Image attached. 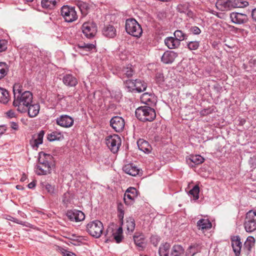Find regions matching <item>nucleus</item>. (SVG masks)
I'll return each instance as SVG.
<instances>
[{
  "label": "nucleus",
  "instance_id": "obj_1",
  "mask_svg": "<svg viewBox=\"0 0 256 256\" xmlns=\"http://www.w3.org/2000/svg\"><path fill=\"white\" fill-rule=\"evenodd\" d=\"M33 96L30 91H25L20 95L15 96L13 106L17 107V110L21 113L27 112L28 107L32 102Z\"/></svg>",
  "mask_w": 256,
  "mask_h": 256
},
{
  "label": "nucleus",
  "instance_id": "obj_2",
  "mask_svg": "<svg viewBox=\"0 0 256 256\" xmlns=\"http://www.w3.org/2000/svg\"><path fill=\"white\" fill-rule=\"evenodd\" d=\"M52 160L53 157L50 154L40 153L38 164L36 166V173L38 175L50 174L52 170Z\"/></svg>",
  "mask_w": 256,
  "mask_h": 256
},
{
  "label": "nucleus",
  "instance_id": "obj_3",
  "mask_svg": "<svg viewBox=\"0 0 256 256\" xmlns=\"http://www.w3.org/2000/svg\"><path fill=\"white\" fill-rule=\"evenodd\" d=\"M248 2L242 0H218L216 6L220 11H228L235 8H243L248 6Z\"/></svg>",
  "mask_w": 256,
  "mask_h": 256
},
{
  "label": "nucleus",
  "instance_id": "obj_4",
  "mask_svg": "<svg viewBox=\"0 0 256 256\" xmlns=\"http://www.w3.org/2000/svg\"><path fill=\"white\" fill-rule=\"evenodd\" d=\"M135 114L136 117L142 122H152L156 117L154 110L149 106L138 107Z\"/></svg>",
  "mask_w": 256,
  "mask_h": 256
},
{
  "label": "nucleus",
  "instance_id": "obj_5",
  "mask_svg": "<svg viewBox=\"0 0 256 256\" xmlns=\"http://www.w3.org/2000/svg\"><path fill=\"white\" fill-rule=\"evenodd\" d=\"M125 28L128 34L136 38H140L142 32L141 26L136 20L133 18L126 20Z\"/></svg>",
  "mask_w": 256,
  "mask_h": 256
},
{
  "label": "nucleus",
  "instance_id": "obj_6",
  "mask_svg": "<svg viewBox=\"0 0 256 256\" xmlns=\"http://www.w3.org/2000/svg\"><path fill=\"white\" fill-rule=\"evenodd\" d=\"M86 230L89 234L96 238H100L103 231V224L99 220H96L88 224Z\"/></svg>",
  "mask_w": 256,
  "mask_h": 256
},
{
  "label": "nucleus",
  "instance_id": "obj_7",
  "mask_svg": "<svg viewBox=\"0 0 256 256\" xmlns=\"http://www.w3.org/2000/svg\"><path fill=\"white\" fill-rule=\"evenodd\" d=\"M244 226L246 232H252L256 230V212L248 211L244 222Z\"/></svg>",
  "mask_w": 256,
  "mask_h": 256
},
{
  "label": "nucleus",
  "instance_id": "obj_8",
  "mask_svg": "<svg viewBox=\"0 0 256 256\" xmlns=\"http://www.w3.org/2000/svg\"><path fill=\"white\" fill-rule=\"evenodd\" d=\"M60 13L65 21L68 22H72L78 18L75 8L72 6H64L61 8Z\"/></svg>",
  "mask_w": 256,
  "mask_h": 256
},
{
  "label": "nucleus",
  "instance_id": "obj_9",
  "mask_svg": "<svg viewBox=\"0 0 256 256\" xmlns=\"http://www.w3.org/2000/svg\"><path fill=\"white\" fill-rule=\"evenodd\" d=\"M106 144L113 153H116L121 144V139L117 134L109 136L106 138Z\"/></svg>",
  "mask_w": 256,
  "mask_h": 256
},
{
  "label": "nucleus",
  "instance_id": "obj_10",
  "mask_svg": "<svg viewBox=\"0 0 256 256\" xmlns=\"http://www.w3.org/2000/svg\"><path fill=\"white\" fill-rule=\"evenodd\" d=\"M82 30L84 36L88 38H94L97 32L96 24L92 22H87L83 24Z\"/></svg>",
  "mask_w": 256,
  "mask_h": 256
},
{
  "label": "nucleus",
  "instance_id": "obj_11",
  "mask_svg": "<svg viewBox=\"0 0 256 256\" xmlns=\"http://www.w3.org/2000/svg\"><path fill=\"white\" fill-rule=\"evenodd\" d=\"M106 236L109 239H114L117 243L120 242L123 238L122 228H114L112 226H108L106 231Z\"/></svg>",
  "mask_w": 256,
  "mask_h": 256
},
{
  "label": "nucleus",
  "instance_id": "obj_12",
  "mask_svg": "<svg viewBox=\"0 0 256 256\" xmlns=\"http://www.w3.org/2000/svg\"><path fill=\"white\" fill-rule=\"evenodd\" d=\"M110 124L116 132H120L124 128L125 122L122 117L116 116L111 118Z\"/></svg>",
  "mask_w": 256,
  "mask_h": 256
},
{
  "label": "nucleus",
  "instance_id": "obj_13",
  "mask_svg": "<svg viewBox=\"0 0 256 256\" xmlns=\"http://www.w3.org/2000/svg\"><path fill=\"white\" fill-rule=\"evenodd\" d=\"M56 120L57 124L62 127L66 128L71 127L74 122V119L66 114L62 115L58 117Z\"/></svg>",
  "mask_w": 256,
  "mask_h": 256
},
{
  "label": "nucleus",
  "instance_id": "obj_14",
  "mask_svg": "<svg viewBox=\"0 0 256 256\" xmlns=\"http://www.w3.org/2000/svg\"><path fill=\"white\" fill-rule=\"evenodd\" d=\"M66 216L71 220L76 222H81L84 220V214L80 210H73L68 211Z\"/></svg>",
  "mask_w": 256,
  "mask_h": 256
},
{
  "label": "nucleus",
  "instance_id": "obj_15",
  "mask_svg": "<svg viewBox=\"0 0 256 256\" xmlns=\"http://www.w3.org/2000/svg\"><path fill=\"white\" fill-rule=\"evenodd\" d=\"M230 18L232 22L236 24H244L248 20L246 14L238 12H232L230 14Z\"/></svg>",
  "mask_w": 256,
  "mask_h": 256
},
{
  "label": "nucleus",
  "instance_id": "obj_16",
  "mask_svg": "<svg viewBox=\"0 0 256 256\" xmlns=\"http://www.w3.org/2000/svg\"><path fill=\"white\" fill-rule=\"evenodd\" d=\"M141 102L148 106H152L156 104V98L154 94L145 92L140 96Z\"/></svg>",
  "mask_w": 256,
  "mask_h": 256
},
{
  "label": "nucleus",
  "instance_id": "obj_17",
  "mask_svg": "<svg viewBox=\"0 0 256 256\" xmlns=\"http://www.w3.org/2000/svg\"><path fill=\"white\" fill-rule=\"evenodd\" d=\"M137 196V190L134 188H129L124 195V200L126 204H130L128 200L132 201Z\"/></svg>",
  "mask_w": 256,
  "mask_h": 256
},
{
  "label": "nucleus",
  "instance_id": "obj_18",
  "mask_svg": "<svg viewBox=\"0 0 256 256\" xmlns=\"http://www.w3.org/2000/svg\"><path fill=\"white\" fill-rule=\"evenodd\" d=\"M232 246L236 256H239L242 246L240 238L238 236H234L232 239Z\"/></svg>",
  "mask_w": 256,
  "mask_h": 256
},
{
  "label": "nucleus",
  "instance_id": "obj_19",
  "mask_svg": "<svg viewBox=\"0 0 256 256\" xmlns=\"http://www.w3.org/2000/svg\"><path fill=\"white\" fill-rule=\"evenodd\" d=\"M177 56V54L173 51H166L162 56V61L164 64H171Z\"/></svg>",
  "mask_w": 256,
  "mask_h": 256
},
{
  "label": "nucleus",
  "instance_id": "obj_20",
  "mask_svg": "<svg viewBox=\"0 0 256 256\" xmlns=\"http://www.w3.org/2000/svg\"><path fill=\"white\" fill-rule=\"evenodd\" d=\"M64 84L68 86H75L78 84L77 79L71 74H66L62 78Z\"/></svg>",
  "mask_w": 256,
  "mask_h": 256
},
{
  "label": "nucleus",
  "instance_id": "obj_21",
  "mask_svg": "<svg viewBox=\"0 0 256 256\" xmlns=\"http://www.w3.org/2000/svg\"><path fill=\"white\" fill-rule=\"evenodd\" d=\"M44 134V132L41 130L38 134L34 136L30 142L33 148H38L40 144H42Z\"/></svg>",
  "mask_w": 256,
  "mask_h": 256
},
{
  "label": "nucleus",
  "instance_id": "obj_22",
  "mask_svg": "<svg viewBox=\"0 0 256 256\" xmlns=\"http://www.w3.org/2000/svg\"><path fill=\"white\" fill-rule=\"evenodd\" d=\"M40 106L38 104H30L28 107L27 112L30 118L36 117L39 113Z\"/></svg>",
  "mask_w": 256,
  "mask_h": 256
},
{
  "label": "nucleus",
  "instance_id": "obj_23",
  "mask_svg": "<svg viewBox=\"0 0 256 256\" xmlns=\"http://www.w3.org/2000/svg\"><path fill=\"white\" fill-rule=\"evenodd\" d=\"M102 33L106 37L113 38L116 35V30L113 26L109 24L104 28Z\"/></svg>",
  "mask_w": 256,
  "mask_h": 256
},
{
  "label": "nucleus",
  "instance_id": "obj_24",
  "mask_svg": "<svg viewBox=\"0 0 256 256\" xmlns=\"http://www.w3.org/2000/svg\"><path fill=\"white\" fill-rule=\"evenodd\" d=\"M123 170L127 174L132 176H136L139 172V170L132 164H128L125 165L123 168Z\"/></svg>",
  "mask_w": 256,
  "mask_h": 256
},
{
  "label": "nucleus",
  "instance_id": "obj_25",
  "mask_svg": "<svg viewBox=\"0 0 256 256\" xmlns=\"http://www.w3.org/2000/svg\"><path fill=\"white\" fill-rule=\"evenodd\" d=\"M137 144L140 150L148 154L151 152L152 150V146L147 142L143 140H140L138 141Z\"/></svg>",
  "mask_w": 256,
  "mask_h": 256
},
{
  "label": "nucleus",
  "instance_id": "obj_26",
  "mask_svg": "<svg viewBox=\"0 0 256 256\" xmlns=\"http://www.w3.org/2000/svg\"><path fill=\"white\" fill-rule=\"evenodd\" d=\"M134 240L136 246H138L140 250L144 249L145 244V238L143 234H136L134 236Z\"/></svg>",
  "mask_w": 256,
  "mask_h": 256
},
{
  "label": "nucleus",
  "instance_id": "obj_27",
  "mask_svg": "<svg viewBox=\"0 0 256 256\" xmlns=\"http://www.w3.org/2000/svg\"><path fill=\"white\" fill-rule=\"evenodd\" d=\"M164 43L170 49L177 48L180 44V42L174 37L166 38L164 40Z\"/></svg>",
  "mask_w": 256,
  "mask_h": 256
},
{
  "label": "nucleus",
  "instance_id": "obj_28",
  "mask_svg": "<svg viewBox=\"0 0 256 256\" xmlns=\"http://www.w3.org/2000/svg\"><path fill=\"white\" fill-rule=\"evenodd\" d=\"M94 45L91 44H78L80 52L82 55H87V52L94 48Z\"/></svg>",
  "mask_w": 256,
  "mask_h": 256
},
{
  "label": "nucleus",
  "instance_id": "obj_29",
  "mask_svg": "<svg viewBox=\"0 0 256 256\" xmlns=\"http://www.w3.org/2000/svg\"><path fill=\"white\" fill-rule=\"evenodd\" d=\"M197 226L199 230H204L210 229L212 224L208 219L202 218L197 222Z\"/></svg>",
  "mask_w": 256,
  "mask_h": 256
},
{
  "label": "nucleus",
  "instance_id": "obj_30",
  "mask_svg": "<svg viewBox=\"0 0 256 256\" xmlns=\"http://www.w3.org/2000/svg\"><path fill=\"white\" fill-rule=\"evenodd\" d=\"M184 249L180 245H174L172 246L170 256H184Z\"/></svg>",
  "mask_w": 256,
  "mask_h": 256
},
{
  "label": "nucleus",
  "instance_id": "obj_31",
  "mask_svg": "<svg viewBox=\"0 0 256 256\" xmlns=\"http://www.w3.org/2000/svg\"><path fill=\"white\" fill-rule=\"evenodd\" d=\"M201 250V246L200 244L194 243L192 244L188 248V250L186 255L189 256V254H191V256H194L196 253L200 252Z\"/></svg>",
  "mask_w": 256,
  "mask_h": 256
},
{
  "label": "nucleus",
  "instance_id": "obj_32",
  "mask_svg": "<svg viewBox=\"0 0 256 256\" xmlns=\"http://www.w3.org/2000/svg\"><path fill=\"white\" fill-rule=\"evenodd\" d=\"M10 96L8 91L0 87V102L6 104L10 100Z\"/></svg>",
  "mask_w": 256,
  "mask_h": 256
},
{
  "label": "nucleus",
  "instance_id": "obj_33",
  "mask_svg": "<svg viewBox=\"0 0 256 256\" xmlns=\"http://www.w3.org/2000/svg\"><path fill=\"white\" fill-rule=\"evenodd\" d=\"M58 2L59 0H42L41 4L43 8L52 10Z\"/></svg>",
  "mask_w": 256,
  "mask_h": 256
},
{
  "label": "nucleus",
  "instance_id": "obj_34",
  "mask_svg": "<svg viewBox=\"0 0 256 256\" xmlns=\"http://www.w3.org/2000/svg\"><path fill=\"white\" fill-rule=\"evenodd\" d=\"M170 247V244L168 242L161 244L158 250L160 256H168Z\"/></svg>",
  "mask_w": 256,
  "mask_h": 256
},
{
  "label": "nucleus",
  "instance_id": "obj_35",
  "mask_svg": "<svg viewBox=\"0 0 256 256\" xmlns=\"http://www.w3.org/2000/svg\"><path fill=\"white\" fill-rule=\"evenodd\" d=\"M147 84L144 81L140 80H136L135 83V90L138 92H142L146 90Z\"/></svg>",
  "mask_w": 256,
  "mask_h": 256
},
{
  "label": "nucleus",
  "instance_id": "obj_36",
  "mask_svg": "<svg viewBox=\"0 0 256 256\" xmlns=\"http://www.w3.org/2000/svg\"><path fill=\"white\" fill-rule=\"evenodd\" d=\"M122 74L124 76L128 78L132 77L134 74L132 66L128 64L126 66L124 67L122 70Z\"/></svg>",
  "mask_w": 256,
  "mask_h": 256
},
{
  "label": "nucleus",
  "instance_id": "obj_37",
  "mask_svg": "<svg viewBox=\"0 0 256 256\" xmlns=\"http://www.w3.org/2000/svg\"><path fill=\"white\" fill-rule=\"evenodd\" d=\"M77 6L82 15L86 16L87 14L89 8L88 4L83 2H78L77 4Z\"/></svg>",
  "mask_w": 256,
  "mask_h": 256
},
{
  "label": "nucleus",
  "instance_id": "obj_38",
  "mask_svg": "<svg viewBox=\"0 0 256 256\" xmlns=\"http://www.w3.org/2000/svg\"><path fill=\"white\" fill-rule=\"evenodd\" d=\"M62 134L60 132H53L48 135V140L50 141H54L60 140L62 137Z\"/></svg>",
  "mask_w": 256,
  "mask_h": 256
},
{
  "label": "nucleus",
  "instance_id": "obj_39",
  "mask_svg": "<svg viewBox=\"0 0 256 256\" xmlns=\"http://www.w3.org/2000/svg\"><path fill=\"white\" fill-rule=\"evenodd\" d=\"M177 10L178 12L187 14L190 16L192 14V12L188 10V4H178L177 6Z\"/></svg>",
  "mask_w": 256,
  "mask_h": 256
},
{
  "label": "nucleus",
  "instance_id": "obj_40",
  "mask_svg": "<svg viewBox=\"0 0 256 256\" xmlns=\"http://www.w3.org/2000/svg\"><path fill=\"white\" fill-rule=\"evenodd\" d=\"M255 240L252 236H248L244 244V248L248 250H250L252 246H254Z\"/></svg>",
  "mask_w": 256,
  "mask_h": 256
},
{
  "label": "nucleus",
  "instance_id": "obj_41",
  "mask_svg": "<svg viewBox=\"0 0 256 256\" xmlns=\"http://www.w3.org/2000/svg\"><path fill=\"white\" fill-rule=\"evenodd\" d=\"M126 224L128 231L132 232L134 230L135 228V222L133 218H128L126 220Z\"/></svg>",
  "mask_w": 256,
  "mask_h": 256
},
{
  "label": "nucleus",
  "instance_id": "obj_42",
  "mask_svg": "<svg viewBox=\"0 0 256 256\" xmlns=\"http://www.w3.org/2000/svg\"><path fill=\"white\" fill-rule=\"evenodd\" d=\"M22 86L19 83L15 84L13 86V92H14V98L15 96L20 95L22 94Z\"/></svg>",
  "mask_w": 256,
  "mask_h": 256
},
{
  "label": "nucleus",
  "instance_id": "obj_43",
  "mask_svg": "<svg viewBox=\"0 0 256 256\" xmlns=\"http://www.w3.org/2000/svg\"><path fill=\"white\" fill-rule=\"evenodd\" d=\"M190 160L195 164H199L204 162V158L200 155L192 156Z\"/></svg>",
  "mask_w": 256,
  "mask_h": 256
},
{
  "label": "nucleus",
  "instance_id": "obj_44",
  "mask_svg": "<svg viewBox=\"0 0 256 256\" xmlns=\"http://www.w3.org/2000/svg\"><path fill=\"white\" fill-rule=\"evenodd\" d=\"M174 38L177 40L179 42L184 40L186 36L182 31L180 30H176L174 32Z\"/></svg>",
  "mask_w": 256,
  "mask_h": 256
},
{
  "label": "nucleus",
  "instance_id": "obj_45",
  "mask_svg": "<svg viewBox=\"0 0 256 256\" xmlns=\"http://www.w3.org/2000/svg\"><path fill=\"white\" fill-rule=\"evenodd\" d=\"M200 188L198 186H195L190 192L189 194L192 196L194 200H196L199 198Z\"/></svg>",
  "mask_w": 256,
  "mask_h": 256
},
{
  "label": "nucleus",
  "instance_id": "obj_46",
  "mask_svg": "<svg viewBox=\"0 0 256 256\" xmlns=\"http://www.w3.org/2000/svg\"><path fill=\"white\" fill-rule=\"evenodd\" d=\"M136 80L133 81L130 80H126L125 82L126 87L127 88L128 91L132 92L135 90Z\"/></svg>",
  "mask_w": 256,
  "mask_h": 256
},
{
  "label": "nucleus",
  "instance_id": "obj_47",
  "mask_svg": "<svg viewBox=\"0 0 256 256\" xmlns=\"http://www.w3.org/2000/svg\"><path fill=\"white\" fill-rule=\"evenodd\" d=\"M188 48L190 50H196L199 47L200 44L199 42L197 41H192L189 42L188 44Z\"/></svg>",
  "mask_w": 256,
  "mask_h": 256
},
{
  "label": "nucleus",
  "instance_id": "obj_48",
  "mask_svg": "<svg viewBox=\"0 0 256 256\" xmlns=\"http://www.w3.org/2000/svg\"><path fill=\"white\" fill-rule=\"evenodd\" d=\"M6 65L4 63H0V79L4 78L6 74Z\"/></svg>",
  "mask_w": 256,
  "mask_h": 256
},
{
  "label": "nucleus",
  "instance_id": "obj_49",
  "mask_svg": "<svg viewBox=\"0 0 256 256\" xmlns=\"http://www.w3.org/2000/svg\"><path fill=\"white\" fill-rule=\"evenodd\" d=\"M70 195L68 192L64 193L62 196V202L64 204H68L70 200Z\"/></svg>",
  "mask_w": 256,
  "mask_h": 256
},
{
  "label": "nucleus",
  "instance_id": "obj_50",
  "mask_svg": "<svg viewBox=\"0 0 256 256\" xmlns=\"http://www.w3.org/2000/svg\"><path fill=\"white\" fill-rule=\"evenodd\" d=\"M160 240V239L158 236H153L150 238V242L154 246H156L158 245Z\"/></svg>",
  "mask_w": 256,
  "mask_h": 256
},
{
  "label": "nucleus",
  "instance_id": "obj_51",
  "mask_svg": "<svg viewBox=\"0 0 256 256\" xmlns=\"http://www.w3.org/2000/svg\"><path fill=\"white\" fill-rule=\"evenodd\" d=\"M7 48V42L5 40H0V52H2L6 50Z\"/></svg>",
  "mask_w": 256,
  "mask_h": 256
},
{
  "label": "nucleus",
  "instance_id": "obj_52",
  "mask_svg": "<svg viewBox=\"0 0 256 256\" xmlns=\"http://www.w3.org/2000/svg\"><path fill=\"white\" fill-rule=\"evenodd\" d=\"M44 188L50 194H54V188L53 186H51L48 184H46L44 186Z\"/></svg>",
  "mask_w": 256,
  "mask_h": 256
},
{
  "label": "nucleus",
  "instance_id": "obj_53",
  "mask_svg": "<svg viewBox=\"0 0 256 256\" xmlns=\"http://www.w3.org/2000/svg\"><path fill=\"white\" fill-rule=\"evenodd\" d=\"M9 125L10 128L14 130H18L19 129V126L17 122H10Z\"/></svg>",
  "mask_w": 256,
  "mask_h": 256
},
{
  "label": "nucleus",
  "instance_id": "obj_54",
  "mask_svg": "<svg viewBox=\"0 0 256 256\" xmlns=\"http://www.w3.org/2000/svg\"><path fill=\"white\" fill-rule=\"evenodd\" d=\"M190 30L194 34H198L201 32L200 30L196 26H192Z\"/></svg>",
  "mask_w": 256,
  "mask_h": 256
},
{
  "label": "nucleus",
  "instance_id": "obj_55",
  "mask_svg": "<svg viewBox=\"0 0 256 256\" xmlns=\"http://www.w3.org/2000/svg\"><path fill=\"white\" fill-rule=\"evenodd\" d=\"M6 116L9 118H16V112L12 110H10L6 113Z\"/></svg>",
  "mask_w": 256,
  "mask_h": 256
},
{
  "label": "nucleus",
  "instance_id": "obj_56",
  "mask_svg": "<svg viewBox=\"0 0 256 256\" xmlns=\"http://www.w3.org/2000/svg\"><path fill=\"white\" fill-rule=\"evenodd\" d=\"M62 254L64 256H76L74 254L66 250L63 252Z\"/></svg>",
  "mask_w": 256,
  "mask_h": 256
},
{
  "label": "nucleus",
  "instance_id": "obj_57",
  "mask_svg": "<svg viewBox=\"0 0 256 256\" xmlns=\"http://www.w3.org/2000/svg\"><path fill=\"white\" fill-rule=\"evenodd\" d=\"M6 130V126L4 125L0 126V135L4 134Z\"/></svg>",
  "mask_w": 256,
  "mask_h": 256
},
{
  "label": "nucleus",
  "instance_id": "obj_58",
  "mask_svg": "<svg viewBox=\"0 0 256 256\" xmlns=\"http://www.w3.org/2000/svg\"><path fill=\"white\" fill-rule=\"evenodd\" d=\"M252 16L253 20L256 22V8L252 10Z\"/></svg>",
  "mask_w": 256,
  "mask_h": 256
},
{
  "label": "nucleus",
  "instance_id": "obj_59",
  "mask_svg": "<svg viewBox=\"0 0 256 256\" xmlns=\"http://www.w3.org/2000/svg\"><path fill=\"white\" fill-rule=\"evenodd\" d=\"M35 186H36L35 182H30V184H28V187L30 188H32Z\"/></svg>",
  "mask_w": 256,
  "mask_h": 256
},
{
  "label": "nucleus",
  "instance_id": "obj_60",
  "mask_svg": "<svg viewBox=\"0 0 256 256\" xmlns=\"http://www.w3.org/2000/svg\"><path fill=\"white\" fill-rule=\"evenodd\" d=\"M26 178V176L24 174L22 178H20L21 182H24Z\"/></svg>",
  "mask_w": 256,
  "mask_h": 256
},
{
  "label": "nucleus",
  "instance_id": "obj_61",
  "mask_svg": "<svg viewBox=\"0 0 256 256\" xmlns=\"http://www.w3.org/2000/svg\"><path fill=\"white\" fill-rule=\"evenodd\" d=\"M25 1L27 2H32L33 1V0H24Z\"/></svg>",
  "mask_w": 256,
  "mask_h": 256
},
{
  "label": "nucleus",
  "instance_id": "obj_62",
  "mask_svg": "<svg viewBox=\"0 0 256 256\" xmlns=\"http://www.w3.org/2000/svg\"><path fill=\"white\" fill-rule=\"evenodd\" d=\"M162 80H163V76H162Z\"/></svg>",
  "mask_w": 256,
  "mask_h": 256
},
{
  "label": "nucleus",
  "instance_id": "obj_63",
  "mask_svg": "<svg viewBox=\"0 0 256 256\" xmlns=\"http://www.w3.org/2000/svg\"><path fill=\"white\" fill-rule=\"evenodd\" d=\"M16 188L18 189L19 188V187H18V186H16Z\"/></svg>",
  "mask_w": 256,
  "mask_h": 256
},
{
  "label": "nucleus",
  "instance_id": "obj_64",
  "mask_svg": "<svg viewBox=\"0 0 256 256\" xmlns=\"http://www.w3.org/2000/svg\"><path fill=\"white\" fill-rule=\"evenodd\" d=\"M16 188L18 189L19 188V187H18V186H16Z\"/></svg>",
  "mask_w": 256,
  "mask_h": 256
}]
</instances>
